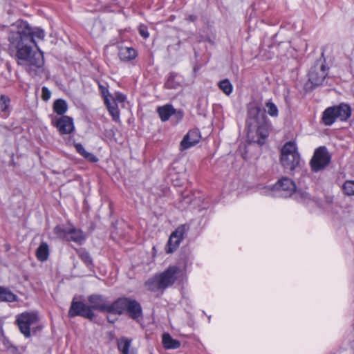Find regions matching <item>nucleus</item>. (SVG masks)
I'll return each mask as SVG.
<instances>
[{"instance_id":"obj_1","label":"nucleus","mask_w":354,"mask_h":354,"mask_svg":"<svg viewBox=\"0 0 354 354\" xmlns=\"http://www.w3.org/2000/svg\"><path fill=\"white\" fill-rule=\"evenodd\" d=\"M8 51L18 65L41 68L44 64L41 51H35V40L30 37V25L26 21L17 20L9 27L8 32Z\"/></svg>"},{"instance_id":"obj_2","label":"nucleus","mask_w":354,"mask_h":354,"mask_svg":"<svg viewBox=\"0 0 354 354\" xmlns=\"http://www.w3.org/2000/svg\"><path fill=\"white\" fill-rule=\"evenodd\" d=\"M246 127L248 142L262 146L268 137L271 124L265 111L257 105L250 104L248 108Z\"/></svg>"},{"instance_id":"obj_3","label":"nucleus","mask_w":354,"mask_h":354,"mask_svg":"<svg viewBox=\"0 0 354 354\" xmlns=\"http://www.w3.org/2000/svg\"><path fill=\"white\" fill-rule=\"evenodd\" d=\"M87 300L90 305H86L82 301L73 299L68 310V317L81 316L92 320L95 317L93 310L112 313V303L109 304L104 296L93 294L89 295Z\"/></svg>"},{"instance_id":"obj_4","label":"nucleus","mask_w":354,"mask_h":354,"mask_svg":"<svg viewBox=\"0 0 354 354\" xmlns=\"http://www.w3.org/2000/svg\"><path fill=\"white\" fill-rule=\"evenodd\" d=\"M328 70L329 67L326 66L324 53H322L320 57L316 60L308 71V82L304 86L306 91H311L323 85L327 77Z\"/></svg>"},{"instance_id":"obj_5","label":"nucleus","mask_w":354,"mask_h":354,"mask_svg":"<svg viewBox=\"0 0 354 354\" xmlns=\"http://www.w3.org/2000/svg\"><path fill=\"white\" fill-rule=\"evenodd\" d=\"M112 313L122 315L126 313L130 318L138 320L142 317L140 304L130 297H120L112 303Z\"/></svg>"},{"instance_id":"obj_6","label":"nucleus","mask_w":354,"mask_h":354,"mask_svg":"<svg viewBox=\"0 0 354 354\" xmlns=\"http://www.w3.org/2000/svg\"><path fill=\"white\" fill-rule=\"evenodd\" d=\"M39 320L37 312L26 311L17 315L16 324L20 332L28 338L31 336V329L33 333L41 329V327L37 325Z\"/></svg>"},{"instance_id":"obj_7","label":"nucleus","mask_w":354,"mask_h":354,"mask_svg":"<svg viewBox=\"0 0 354 354\" xmlns=\"http://www.w3.org/2000/svg\"><path fill=\"white\" fill-rule=\"evenodd\" d=\"M351 115V106L345 103L327 108L322 115V122L325 125H332L337 119L346 121Z\"/></svg>"},{"instance_id":"obj_8","label":"nucleus","mask_w":354,"mask_h":354,"mask_svg":"<svg viewBox=\"0 0 354 354\" xmlns=\"http://www.w3.org/2000/svg\"><path fill=\"white\" fill-rule=\"evenodd\" d=\"M330 160L331 156L326 147L317 148L310 161L312 171L317 172L324 169L329 165Z\"/></svg>"},{"instance_id":"obj_9","label":"nucleus","mask_w":354,"mask_h":354,"mask_svg":"<svg viewBox=\"0 0 354 354\" xmlns=\"http://www.w3.org/2000/svg\"><path fill=\"white\" fill-rule=\"evenodd\" d=\"M54 233L59 239L67 241H73L79 244H82L85 239L82 231L75 227H63L57 225L54 228Z\"/></svg>"},{"instance_id":"obj_10","label":"nucleus","mask_w":354,"mask_h":354,"mask_svg":"<svg viewBox=\"0 0 354 354\" xmlns=\"http://www.w3.org/2000/svg\"><path fill=\"white\" fill-rule=\"evenodd\" d=\"M189 225L184 224L178 227L170 235L167 248V253H172L178 248L180 242L183 240L186 232L189 230Z\"/></svg>"},{"instance_id":"obj_11","label":"nucleus","mask_w":354,"mask_h":354,"mask_svg":"<svg viewBox=\"0 0 354 354\" xmlns=\"http://www.w3.org/2000/svg\"><path fill=\"white\" fill-rule=\"evenodd\" d=\"M262 192L263 194L274 197L286 198L288 196V178H281L273 186L265 187Z\"/></svg>"},{"instance_id":"obj_12","label":"nucleus","mask_w":354,"mask_h":354,"mask_svg":"<svg viewBox=\"0 0 354 354\" xmlns=\"http://www.w3.org/2000/svg\"><path fill=\"white\" fill-rule=\"evenodd\" d=\"M180 272V269L178 266H171L158 274L160 280V282L164 289L171 286L176 282Z\"/></svg>"},{"instance_id":"obj_13","label":"nucleus","mask_w":354,"mask_h":354,"mask_svg":"<svg viewBox=\"0 0 354 354\" xmlns=\"http://www.w3.org/2000/svg\"><path fill=\"white\" fill-rule=\"evenodd\" d=\"M52 124L57 127L61 134H69L75 129L73 118L67 115L53 119Z\"/></svg>"},{"instance_id":"obj_14","label":"nucleus","mask_w":354,"mask_h":354,"mask_svg":"<svg viewBox=\"0 0 354 354\" xmlns=\"http://www.w3.org/2000/svg\"><path fill=\"white\" fill-rule=\"evenodd\" d=\"M304 165L295 140L289 141V169H300Z\"/></svg>"},{"instance_id":"obj_15","label":"nucleus","mask_w":354,"mask_h":354,"mask_svg":"<svg viewBox=\"0 0 354 354\" xmlns=\"http://www.w3.org/2000/svg\"><path fill=\"white\" fill-rule=\"evenodd\" d=\"M200 139L201 134L198 130L193 129L189 131L180 142V149L183 151L191 148L198 143Z\"/></svg>"},{"instance_id":"obj_16","label":"nucleus","mask_w":354,"mask_h":354,"mask_svg":"<svg viewBox=\"0 0 354 354\" xmlns=\"http://www.w3.org/2000/svg\"><path fill=\"white\" fill-rule=\"evenodd\" d=\"M290 185L291 187L289 186V192L290 189L293 190V192L289 194L290 196H293L295 199L301 202L307 203L309 201L310 196L308 193L301 189L297 190L295 183L293 181H291Z\"/></svg>"},{"instance_id":"obj_17","label":"nucleus","mask_w":354,"mask_h":354,"mask_svg":"<svg viewBox=\"0 0 354 354\" xmlns=\"http://www.w3.org/2000/svg\"><path fill=\"white\" fill-rule=\"evenodd\" d=\"M118 56L122 61L129 62L134 59L137 57V52L131 47H121L119 50Z\"/></svg>"},{"instance_id":"obj_18","label":"nucleus","mask_w":354,"mask_h":354,"mask_svg":"<svg viewBox=\"0 0 354 354\" xmlns=\"http://www.w3.org/2000/svg\"><path fill=\"white\" fill-rule=\"evenodd\" d=\"M104 104L112 117L113 120L115 122L120 121V111L115 100L111 101L109 97H105Z\"/></svg>"},{"instance_id":"obj_19","label":"nucleus","mask_w":354,"mask_h":354,"mask_svg":"<svg viewBox=\"0 0 354 354\" xmlns=\"http://www.w3.org/2000/svg\"><path fill=\"white\" fill-rule=\"evenodd\" d=\"M181 77L177 73H170L165 83L167 89H177L181 86Z\"/></svg>"},{"instance_id":"obj_20","label":"nucleus","mask_w":354,"mask_h":354,"mask_svg":"<svg viewBox=\"0 0 354 354\" xmlns=\"http://www.w3.org/2000/svg\"><path fill=\"white\" fill-rule=\"evenodd\" d=\"M157 112L162 121L165 122L174 114L176 113V109L171 104H166L160 106L157 109Z\"/></svg>"},{"instance_id":"obj_21","label":"nucleus","mask_w":354,"mask_h":354,"mask_svg":"<svg viewBox=\"0 0 354 354\" xmlns=\"http://www.w3.org/2000/svg\"><path fill=\"white\" fill-rule=\"evenodd\" d=\"M160 281V280L158 274H156L153 277L149 279L145 283V286L146 288L151 292H156L160 290H165Z\"/></svg>"},{"instance_id":"obj_22","label":"nucleus","mask_w":354,"mask_h":354,"mask_svg":"<svg viewBox=\"0 0 354 354\" xmlns=\"http://www.w3.org/2000/svg\"><path fill=\"white\" fill-rule=\"evenodd\" d=\"M162 342L166 349H176L180 346V341L173 339L169 333L162 335Z\"/></svg>"},{"instance_id":"obj_23","label":"nucleus","mask_w":354,"mask_h":354,"mask_svg":"<svg viewBox=\"0 0 354 354\" xmlns=\"http://www.w3.org/2000/svg\"><path fill=\"white\" fill-rule=\"evenodd\" d=\"M49 256L48 245L46 242H42L36 250V257L40 261H45Z\"/></svg>"},{"instance_id":"obj_24","label":"nucleus","mask_w":354,"mask_h":354,"mask_svg":"<svg viewBox=\"0 0 354 354\" xmlns=\"http://www.w3.org/2000/svg\"><path fill=\"white\" fill-rule=\"evenodd\" d=\"M291 56L292 57V64L295 68V71L294 70L292 71V80H297L298 78V72L297 70L300 66V59H302L303 53L297 52L295 50V53H291Z\"/></svg>"},{"instance_id":"obj_25","label":"nucleus","mask_w":354,"mask_h":354,"mask_svg":"<svg viewBox=\"0 0 354 354\" xmlns=\"http://www.w3.org/2000/svg\"><path fill=\"white\" fill-rule=\"evenodd\" d=\"M17 297L8 288L0 286V301L13 302L17 301Z\"/></svg>"},{"instance_id":"obj_26","label":"nucleus","mask_w":354,"mask_h":354,"mask_svg":"<svg viewBox=\"0 0 354 354\" xmlns=\"http://www.w3.org/2000/svg\"><path fill=\"white\" fill-rule=\"evenodd\" d=\"M67 103L64 100L58 99L53 103V111L59 115H63L67 111Z\"/></svg>"},{"instance_id":"obj_27","label":"nucleus","mask_w":354,"mask_h":354,"mask_svg":"<svg viewBox=\"0 0 354 354\" xmlns=\"http://www.w3.org/2000/svg\"><path fill=\"white\" fill-rule=\"evenodd\" d=\"M219 88L227 95L232 93L233 86L228 79L220 81L218 84Z\"/></svg>"},{"instance_id":"obj_28","label":"nucleus","mask_w":354,"mask_h":354,"mask_svg":"<svg viewBox=\"0 0 354 354\" xmlns=\"http://www.w3.org/2000/svg\"><path fill=\"white\" fill-rule=\"evenodd\" d=\"M131 340L127 338H121L118 341V349L122 354H129V349Z\"/></svg>"},{"instance_id":"obj_29","label":"nucleus","mask_w":354,"mask_h":354,"mask_svg":"<svg viewBox=\"0 0 354 354\" xmlns=\"http://www.w3.org/2000/svg\"><path fill=\"white\" fill-rule=\"evenodd\" d=\"M77 254L80 259L86 265L90 266L92 264V258L90 256L88 252L84 249H79L77 250Z\"/></svg>"},{"instance_id":"obj_30","label":"nucleus","mask_w":354,"mask_h":354,"mask_svg":"<svg viewBox=\"0 0 354 354\" xmlns=\"http://www.w3.org/2000/svg\"><path fill=\"white\" fill-rule=\"evenodd\" d=\"M30 37H32V40H35V38L42 40L45 37L44 30L38 27L32 28L30 26Z\"/></svg>"},{"instance_id":"obj_31","label":"nucleus","mask_w":354,"mask_h":354,"mask_svg":"<svg viewBox=\"0 0 354 354\" xmlns=\"http://www.w3.org/2000/svg\"><path fill=\"white\" fill-rule=\"evenodd\" d=\"M343 190L345 194L348 196L354 195V181L346 180L343 185Z\"/></svg>"},{"instance_id":"obj_32","label":"nucleus","mask_w":354,"mask_h":354,"mask_svg":"<svg viewBox=\"0 0 354 354\" xmlns=\"http://www.w3.org/2000/svg\"><path fill=\"white\" fill-rule=\"evenodd\" d=\"M266 107L267 108L268 113L272 117H276L278 115V109L277 106L270 100L266 103Z\"/></svg>"},{"instance_id":"obj_33","label":"nucleus","mask_w":354,"mask_h":354,"mask_svg":"<svg viewBox=\"0 0 354 354\" xmlns=\"http://www.w3.org/2000/svg\"><path fill=\"white\" fill-rule=\"evenodd\" d=\"M281 162L283 166L288 165V142L284 143L281 149Z\"/></svg>"},{"instance_id":"obj_34","label":"nucleus","mask_w":354,"mask_h":354,"mask_svg":"<svg viewBox=\"0 0 354 354\" xmlns=\"http://www.w3.org/2000/svg\"><path fill=\"white\" fill-rule=\"evenodd\" d=\"M12 346L13 345L12 344V343L6 337L3 335L2 338L1 339L0 351L4 353L8 349V348Z\"/></svg>"},{"instance_id":"obj_35","label":"nucleus","mask_w":354,"mask_h":354,"mask_svg":"<svg viewBox=\"0 0 354 354\" xmlns=\"http://www.w3.org/2000/svg\"><path fill=\"white\" fill-rule=\"evenodd\" d=\"M10 102V100L8 96L1 95L0 96V110L1 111H6L8 107Z\"/></svg>"},{"instance_id":"obj_36","label":"nucleus","mask_w":354,"mask_h":354,"mask_svg":"<svg viewBox=\"0 0 354 354\" xmlns=\"http://www.w3.org/2000/svg\"><path fill=\"white\" fill-rule=\"evenodd\" d=\"M50 96H51V92L50 91V90L46 86L42 87V89H41L42 100L44 101H48L50 99Z\"/></svg>"},{"instance_id":"obj_37","label":"nucleus","mask_w":354,"mask_h":354,"mask_svg":"<svg viewBox=\"0 0 354 354\" xmlns=\"http://www.w3.org/2000/svg\"><path fill=\"white\" fill-rule=\"evenodd\" d=\"M126 100V96L120 93V92H117L115 95V97H113V100H115V102H124Z\"/></svg>"},{"instance_id":"obj_38","label":"nucleus","mask_w":354,"mask_h":354,"mask_svg":"<svg viewBox=\"0 0 354 354\" xmlns=\"http://www.w3.org/2000/svg\"><path fill=\"white\" fill-rule=\"evenodd\" d=\"M4 354H21L19 349L13 346L12 347L8 348V349L3 353Z\"/></svg>"},{"instance_id":"obj_39","label":"nucleus","mask_w":354,"mask_h":354,"mask_svg":"<svg viewBox=\"0 0 354 354\" xmlns=\"http://www.w3.org/2000/svg\"><path fill=\"white\" fill-rule=\"evenodd\" d=\"M75 147L77 151L82 156L83 155V153H84L86 151L85 150L84 147H83V145L80 143L75 144Z\"/></svg>"},{"instance_id":"obj_40","label":"nucleus","mask_w":354,"mask_h":354,"mask_svg":"<svg viewBox=\"0 0 354 354\" xmlns=\"http://www.w3.org/2000/svg\"><path fill=\"white\" fill-rule=\"evenodd\" d=\"M86 159L91 162H96L98 161V158L92 153H89L87 154V156H86Z\"/></svg>"},{"instance_id":"obj_41","label":"nucleus","mask_w":354,"mask_h":354,"mask_svg":"<svg viewBox=\"0 0 354 354\" xmlns=\"http://www.w3.org/2000/svg\"><path fill=\"white\" fill-rule=\"evenodd\" d=\"M100 88L101 89L102 95L104 97V101H105V97H109V96L110 95L109 90L102 86H100Z\"/></svg>"},{"instance_id":"obj_42","label":"nucleus","mask_w":354,"mask_h":354,"mask_svg":"<svg viewBox=\"0 0 354 354\" xmlns=\"http://www.w3.org/2000/svg\"><path fill=\"white\" fill-rule=\"evenodd\" d=\"M173 115H175L176 118L178 120H181L183 117V113L182 111H176V113H174Z\"/></svg>"},{"instance_id":"obj_43","label":"nucleus","mask_w":354,"mask_h":354,"mask_svg":"<svg viewBox=\"0 0 354 354\" xmlns=\"http://www.w3.org/2000/svg\"><path fill=\"white\" fill-rule=\"evenodd\" d=\"M197 19V17L194 15H190L187 17V20L190 22H194Z\"/></svg>"},{"instance_id":"obj_44","label":"nucleus","mask_w":354,"mask_h":354,"mask_svg":"<svg viewBox=\"0 0 354 354\" xmlns=\"http://www.w3.org/2000/svg\"><path fill=\"white\" fill-rule=\"evenodd\" d=\"M140 33L144 38H147L149 37V33L147 32V31H145L144 30H140Z\"/></svg>"},{"instance_id":"obj_45","label":"nucleus","mask_w":354,"mask_h":354,"mask_svg":"<svg viewBox=\"0 0 354 354\" xmlns=\"http://www.w3.org/2000/svg\"><path fill=\"white\" fill-rule=\"evenodd\" d=\"M90 152L86 151L84 153H83L82 156L86 158V156H87V154H88Z\"/></svg>"},{"instance_id":"obj_46","label":"nucleus","mask_w":354,"mask_h":354,"mask_svg":"<svg viewBox=\"0 0 354 354\" xmlns=\"http://www.w3.org/2000/svg\"><path fill=\"white\" fill-rule=\"evenodd\" d=\"M5 27H6V26H4L0 23V30H3Z\"/></svg>"},{"instance_id":"obj_47","label":"nucleus","mask_w":354,"mask_h":354,"mask_svg":"<svg viewBox=\"0 0 354 354\" xmlns=\"http://www.w3.org/2000/svg\"><path fill=\"white\" fill-rule=\"evenodd\" d=\"M69 171H70V170H69V169H67V170H65V171H64V173L66 174V173H68V172H69Z\"/></svg>"}]
</instances>
